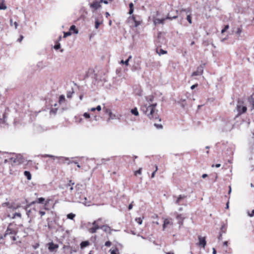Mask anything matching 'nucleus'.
<instances>
[{
    "mask_svg": "<svg viewBox=\"0 0 254 254\" xmlns=\"http://www.w3.org/2000/svg\"><path fill=\"white\" fill-rule=\"evenodd\" d=\"M157 104H145L141 107L140 110L150 120L155 121L159 120L161 121L156 109Z\"/></svg>",
    "mask_w": 254,
    "mask_h": 254,
    "instance_id": "obj_1",
    "label": "nucleus"
},
{
    "mask_svg": "<svg viewBox=\"0 0 254 254\" xmlns=\"http://www.w3.org/2000/svg\"><path fill=\"white\" fill-rule=\"evenodd\" d=\"M17 232L16 224L14 222L10 223L8 225L7 229L5 231V234L0 237L1 239H3L6 238V237L8 235H11L10 238L12 239V241H15L16 240L15 238V236L16 235Z\"/></svg>",
    "mask_w": 254,
    "mask_h": 254,
    "instance_id": "obj_2",
    "label": "nucleus"
},
{
    "mask_svg": "<svg viewBox=\"0 0 254 254\" xmlns=\"http://www.w3.org/2000/svg\"><path fill=\"white\" fill-rule=\"evenodd\" d=\"M101 220L102 218H99L92 223L93 226L90 228L88 230L90 233H95L97 232V230L100 229V227L99 226V222L101 221Z\"/></svg>",
    "mask_w": 254,
    "mask_h": 254,
    "instance_id": "obj_3",
    "label": "nucleus"
},
{
    "mask_svg": "<svg viewBox=\"0 0 254 254\" xmlns=\"http://www.w3.org/2000/svg\"><path fill=\"white\" fill-rule=\"evenodd\" d=\"M177 17H178L177 14H176L175 15L171 16L170 14V13H168L166 18H161V19L156 18L154 20V23H155V24H164V21H165V20L166 19L172 20L173 19H176Z\"/></svg>",
    "mask_w": 254,
    "mask_h": 254,
    "instance_id": "obj_4",
    "label": "nucleus"
},
{
    "mask_svg": "<svg viewBox=\"0 0 254 254\" xmlns=\"http://www.w3.org/2000/svg\"><path fill=\"white\" fill-rule=\"evenodd\" d=\"M131 18L134 23L135 27H137L142 23V20L140 16L132 15Z\"/></svg>",
    "mask_w": 254,
    "mask_h": 254,
    "instance_id": "obj_5",
    "label": "nucleus"
},
{
    "mask_svg": "<svg viewBox=\"0 0 254 254\" xmlns=\"http://www.w3.org/2000/svg\"><path fill=\"white\" fill-rule=\"evenodd\" d=\"M103 0H100V1H94L90 3V7L94 10H97L101 7V3H102Z\"/></svg>",
    "mask_w": 254,
    "mask_h": 254,
    "instance_id": "obj_6",
    "label": "nucleus"
},
{
    "mask_svg": "<svg viewBox=\"0 0 254 254\" xmlns=\"http://www.w3.org/2000/svg\"><path fill=\"white\" fill-rule=\"evenodd\" d=\"M103 111L104 113L107 114L109 115V118L108 121L113 119L115 118L116 116L113 114L112 111L110 109L106 107L103 108Z\"/></svg>",
    "mask_w": 254,
    "mask_h": 254,
    "instance_id": "obj_7",
    "label": "nucleus"
},
{
    "mask_svg": "<svg viewBox=\"0 0 254 254\" xmlns=\"http://www.w3.org/2000/svg\"><path fill=\"white\" fill-rule=\"evenodd\" d=\"M199 242L197 244L198 246L200 247L204 248L206 245V238L205 237H201L199 236L198 237Z\"/></svg>",
    "mask_w": 254,
    "mask_h": 254,
    "instance_id": "obj_8",
    "label": "nucleus"
},
{
    "mask_svg": "<svg viewBox=\"0 0 254 254\" xmlns=\"http://www.w3.org/2000/svg\"><path fill=\"white\" fill-rule=\"evenodd\" d=\"M237 109L239 115H241V114L246 113L247 110V107L242 105H238L237 106Z\"/></svg>",
    "mask_w": 254,
    "mask_h": 254,
    "instance_id": "obj_9",
    "label": "nucleus"
},
{
    "mask_svg": "<svg viewBox=\"0 0 254 254\" xmlns=\"http://www.w3.org/2000/svg\"><path fill=\"white\" fill-rule=\"evenodd\" d=\"M173 222L171 218H165L164 220L163 224V230H164L168 225H173Z\"/></svg>",
    "mask_w": 254,
    "mask_h": 254,
    "instance_id": "obj_10",
    "label": "nucleus"
},
{
    "mask_svg": "<svg viewBox=\"0 0 254 254\" xmlns=\"http://www.w3.org/2000/svg\"><path fill=\"white\" fill-rule=\"evenodd\" d=\"M48 249L50 252H53L59 248L57 244H55L53 242L49 243L48 244Z\"/></svg>",
    "mask_w": 254,
    "mask_h": 254,
    "instance_id": "obj_11",
    "label": "nucleus"
},
{
    "mask_svg": "<svg viewBox=\"0 0 254 254\" xmlns=\"http://www.w3.org/2000/svg\"><path fill=\"white\" fill-rule=\"evenodd\" d=\"M203 69L202 67H198L197 70L193 72L191 74V76L201 75L203 74Z\"/></svg>",
    "mask_w": 254,
    "mask_h": 254,
    "instance_id": "obj_12",
    "label": "nucleus"
},
{
    "mask_svg": "<svg viewBox=\"0 0 254 254\" xmlns=\"http://www.w3.org/2000/svg\"><path fill=\"white\" fill-rule=\"evenodd\" d=\"M45 201V198L42 197H38L35 200L31 202L30 205L38 203V204H43L44 205V203Z\"/></svg>",
    "mask_w": 254,
    "mask_h": 254,
    "instance_id": "obj_13",
    "label": "nucleus"
},
{
    "mask_svg": "<svg viewBox=\"0 0 254 254\" xmlns=\"http://www.w3.org/2000/svg\"><path fill=\"white\" fill-rule=\"evenodd\" d=\"M8 208L12 210H16L20 207V204H15V203H6Z\"/></svg>",
    "mask_w": 254,
    "mask_h": 254,
    "instance_id": "obj_14",
    "label": "nucleus"
},
{
    "mask_svg": "<svg viewBox=\"0 0 254 254\" xmlns=\"http://www.w3.org/2000/svg\"><path fill=\"white\" fill-rule=\"evenodd\" d=\"M176 218L178 220V223L179 224L180 226H181L183 225L184 220L185 217H183L182 214H178L176 216Z\"/></svg>",
    "mask_w": 254,
    "mask_h": 254,
    "instance_id": "obj_15",
    "label": "nucleus"
},
{
    "mask_svg": "<svg viewBox=\"0 0 254 254\" xmlns=\"http://www.w3.org/2000/svg\"><path fill=\"white\" fill-rule=\"evenodd\" d=\"M100 229H102L104 232L111 234L112 230L111 227L107 225H104L100 227Z\"/></svg>",
    "mask_w": 254,
    "mask_h": 254,
    "instance_id": "obj_16",
    "label": "nucleus"
},
{
    "mask_svg": "<svg viewBox=\"0 0 254 254\" xmlns=\"http://www.w3.org/2000/svg\"><path fill=\"white\" fill-rule=\"evenodd\" d=\"M187 197V196L185 195H180L176 200V203L178 205L182 204L181 203V201L183 199H185Z\"/></svg>",
    "mask_w": 254,
    "mask_h": 254,
    "instance_id": "obj_17",
    "label": "nucleus"
},
{
    "mask_svg": "<svg viewBox=\"0 0 254 254\" xmlns=\"http://www.w3.org/2000/svg\"><path fill=\"white\" fill-rule=\"evenodd\" d=\"M103 20L102 19V17H101V19L99 20L97 18L96 19L95 22V27L96 29H98L100 25L103 23Z\"/></svg>",
    "mask_w": 254,
    "mask_h": 254,
    "instance_id": "obj_18",
    "label": "nucleus"
},
{
    "mask_svg": "<svg viewBox=\"0 0 254 254\" xmlns=\"http://www.w3.org/2000/svg\"><path fill=\"white\" fill-rule=\"evenodd\" d=\"M7 8V6L5 4L4 0H0V10H5Z\"/></svg>",
    "mask_w": 254,
    "mask_h": 254,
    "instance_id": "obj_19",
    "label": "nucleus"
},
{
    "mask_svg": "<svg viewBox=\"0 0 254 254\" xmlns=\"http://www.w3.org/2000/svg\"><path fill=\"white\" fill-rule=\"evenodd\" d=\"M50 200H51V199H50L49 198L46 199H45V203H44V208H43V209L44 210H49V208L48 207V204H49V203L50 201Z\"/></svg>",
    "mask_w": 254,
    "mask_h": 254,
    "instance_id": "obj_20",
    "label": "nucleus"
},
{
    "mask_svg": "<svg viewBox=\"0 0 254 254\" xmlns=\"http://www.w3.org/2000/svg\"><path fill=\"white\" fill-rule=\"evenodd\" d=\"M90 243L88 241H83L80 243V248L83 249L89 245Z\"/></svg>",
    "mask_w": 254,
    "mask_h": 254,
    "instance_id": "obj_21",
    "label": "nucleus"
},
{
    "mask_svg": "<svg viewBox=\"0 0 254 254\" xmlns=\"http://www.w3.org/2000/svg\"><path fill=\"white\" fill-rule=\"evenodd\" d=\"M129 9L128 11V14L131 15L133 13L134 10V5L132 2L129 3Z\"/></svg>",
    "mask_w": 254,
    "mask_h": 254,
    "instance_id": "obj_22",
    "label": "nucleus"
},
{
    "mask_svg": "<svg viewBox=\"0 0 254 254\" xmlns=\"http://www.w3.org/2000/svg\"><path fill=\"white\" fill-rule=\"evenodd\" d=\"M227 226L226 224H223L221 225V228H220V232L222 233H225L227 231Z\"/></svg>",
    "mask_w": 254,
    "mask_h": 254,
    "instance_id": "obj_23",
    "label": "nucleus"
},
{
    "mask_svg": "<svg viewBox=\"0 0 254 254\" xmlns=\"http://www.w3.org/2000/svg\"><path fill=\"white\" fill-rule=\"evenodd\" d=\"M24 176L27 178V180H31L32 179V176L30 172L28 171H25L24 172Z\"/></svg>",
    "mask_w": 254,
    "mask_h": 254,
    "instance_id": "obj_24",
    "label": "nucleus"
},
{
    "mask_svg": "<svg viewBox=\"0 0 254 254\" xmlns=\"http://www.w3.org/2000/svg\"><path fill=\"white\" fill-rule=\"evenodd\" d=\"M131 58H132L131 56H129V57L128 58V59L126 61H124V60H122L121 61V64H125L126 65H128V62H129V60L131 59Z\"/></svg>",
    "mask_w": 254,
    "mask_h": 254,
    "instance_id": "obj_25",
    "label": "nucleus"
},
{
    "mask_svg": "<svg viewBox=\"0 0 254 254\" xmlns=\"http://www.w3.org/2000/svg\"><path fill=\"white\" fill-rule=\"evenodd\" d=\"M65 99L64 96V95H61L59 97V104H61L63 102H65Z\"/></svg>",
    "mask_w": 254,
    "mask_h": 254,
    "instance_id": "obj_26",
    "label": "nucleus"
},
{
    "mask_svg": "<svg viewBox=\"0 0 254 254\" xmlns=\"http://www.w3.org/2000/svg\"><path fill=\"white\" fill-rule=\"evenodd\" d=\"M131 113L136 116H137L139 115V113H138V112L137 111V109L136 108H134L132 109L131 110Z\"/></svg>",
    "mask_w": 254,
    "mask_h": 254,
    "instance_id": "obj_27",
    "label": "nucleus"
},
{
    "mask_svg": "<svg viewBox=\"0 0 254 254\" xmlns=\"http://www.w3.org/2000/svg\"><path fill=\"white\" fill-rule=\"evenodd\" d=\"M156 52L159 55H164V54H166L167 53V51H165V50H164L162 49H160L159 50H156Z\"/></svg>",
    "mask_w": 254,
    "mask_h": 254,
    "instance_id": "obj_28",
    "label": "nucleus"
},
{
    "mask_svg": "<svg viewBox=\"0 0 254 254\" xmlns=\"http://www.w3.org/2000/svg\"><path fill=\"white\" fill-rule=\"evenodd\" d=\"M111 254H119V251L118 248H116L113 250H110Z\"/></svg>",
    "mask_w": 254,
    "mask_h": 254,
    "instance_id": "obj_29",
    "label": "nucleus"
},
{
    "mask_svg": "<svg viewBox=\"0 0 254 254\" xmlns=\"http://www.w3.org/2000/svg\"><path fill=\"white\" fill-rule=\"evenodd\" d=\"M75 216V215L72 213H69L67 215V218L71 220H73Z\"/></svg>",
    "mask_w": 254,
    "mask_h": 254,
    "instance_id": "obj_30",
    "label": "nucleus"
},
{
    "mask_svg": "<svg viewBox=\"0 0 254 254\" xmlns=\"http://www.w3.org/2000/svg\"><path fill=\"white\" fill-rule=\"evenodd\" d=\"M70 31H73L75 33H78V31L76 29L75 26L74 25H72V26H70Z\"/></svg>",
    "mask_w": 254,
    "mask_h": 254,
    "instance_id": "obj_31",
    "label": "nucleus"
},
{
    "mask_svg": "<svg viewBox=\"0 0 254 254\" xmlns=\"http://www.w3.org/2000/svg\"><path fill=\"white\" fill-rule=\"evenodd\" d=\"M142 173V168H140L138 170L134 171V175L136 176L138 174L140 175Z\"/></svg>",
    "mask_w": 254,
    "mask_h": 254,
    "instance_id": "obj_32",
    "label": "nucleus"
},
{
    "mask_svg": "<svg viewBox=\"0 0 254 254\" xmlns=\"http://www.w3.org/2000/svg\"><path fill=\"white\" fill-rule=\"evenodd\" d=\"M187 20H188L190 24L192 23L191 16L190 13L187 15Z\"/></svg>",
    "mask_w": 254,
    "mask_h": 254,
    "instance_id": "obj_33",
    "label": "nucleus"
},
{
    "mask_svg": "<svg viewBox=\"0 0 254 254\" xmlns=\"http://www.w3.org/2000/svg\"><path fill=\"white\" fill-rule=\"evenodd\" d=\"M229 28V25H225L223 29L221 30V33L223 34L224 32H225Z\"/></svg>",
    "mask_w": 254,
    "mask_h": 254,
    "instance_id": "obj_34",
    "label": "nucleus"
},
{
    "mask_svg": "<svg viewBox=\"0 0 254 254\" xmlns=\"http://www.w3.org/2000/svg\"><path fill=\"white\" fill-rule=\"evenodd\" d=\"M135 221L139 225L142 223V219L141 217H138L135 218Z\"/></svg>",
    "mask_w": 254,
    "mask_h": 254,
    "instance_id": "obj_35",
    "label": "nucleus"
},
{
    "mask_svg": "<svg viewBox=\"0 0 254 254\" xmlns=\"http://www.w3.org/2000/svg\"><path fill=\"white\" fill-rule=\"evenodd\" d=\"M18 217L19 218L21 217V214L20 213L16 212L13 214V217H12V219L15 218L16 217Z\"/></svg>",
    "mask_w": 254,
    "mask_h": 254,
    "instance_id": "obj_36",
    "label": "nucleus"
},
{
    "mask_svg": "<svg viewBox=\"0 0 254 254\" xmlns=\"http://www.w3.org/2000/svg\"><path fill=\"white\" fill-rule=\"evenodd\" d=\"M155 171L152 173V175H151V178H153L154 177H155V173L158 170V166H157V165H155Z\"/></svg>",
    "mask_w": 254,
    "mask_h": 254,
    "instance_id": "obj_37",
    "label": "nucleus"
},
{
    "mask_svg": "<svg viewBox=\"0 0 254 254\" xmlns=\"http://www.w3.org/2000/svg\"><path fill=\"white\" fill-rule=\"evenodd\" d=\"M242 32V27L238 28L237 29L236 34L238 35H240Z\"/></svg>",
    "mask_w": 254,
    "mask_h": 254,
    "instance_id": "obj_38",
    "label": "nucleus"
},
{
    "mask_svg": "<svg viewBox=\"0 0 254 254\" xmlns=\"http://www.w3.org/2000/svg\"><path fill=\"white\" fill-rule=\"evenodd\" d=\"M250 102H251V103H252V104L253 105V108L254 109V95H253L251 96V98L250 99Z\"/></svg>",
    "mask_w": 254,
    "mask_h": 254,
    "instance_id": "obj_39",
    "label": "nucleus"
},
{
    "mask_svg": "<svg viewBox=\"0 0 254 254\" xmlns=\"http://www.w3.org/2000/svg\"><path fill=\"white\" fill-rule=\"evenodd\" d=\"M154 126L156 127V128H158V129L162 128V127H163V126H162V125H161V124H156V123L154 124Z\"/></svg>",
    "mask_w": 254,
    "mask_h": 254,
    "instance_id": "obj_40",
    "label": "nucleus"
},
{
    "mask_svg": "<svg viewBox=\"0 0 254 254\" xmlns=\"http://www.w3.org/2000/svg\"><path fill=\"white\" fill-rule=\"evenodd\" d=\"M74 185V183L72 181V180H69L68 183L67 185V186L71 187Z\"/></svg>",
    "mask_w": 254,
    "mask_h": 254,
    "instance_id": "obj_41",
    "label": "nucleus"
},
{
    "mask_svg": "<svg viewBox=\"0 0 254 254\" xmlns=\"http://www.w3.org/2000/svg\"><path fill=\"white\" fill-rule=\"evenodd\" d=\"M83 116L86 119H89L90 117V114L89 113H84V114H83Z\"/></svg>",
    "mask_w": 254,
    "mask_h": 254,
    "instance_id": "obj_42",
    "label": "nucleus"
},
{
    "mask_svg": "<svg viewBox=\"0 0 254 254\" xmlns=\"http://www.w3.org/2000/svg\"><path fill=\"white\" fill-rule=\"evenodd\" d=\"M39 246H40L39 244L38 243H36L34 245H33V248L34 249H36L38 248H39Z\"/></svg>",
    "mask_w": 254,
    "mask_h": 254,
    "instance_id": "obj_43",
    "label": "nucleus"
},
{
    "mask_svg": "<svg viewBox=\"0 0 254 254\" xmlns=\"http://www.w3.org/2000/svg\"><path fill=\"white\" fill-rule=\"evenodd\" d=\"M111 242L110 241H107L105 244V246H106V247H110L111 246Z\"/></svg>",
    "mask_w": 254,
    "mask_h": 254,
    "instance_id": "obj_44",
    "label": "nucleus"
},
{
    "mask_svg": "<svg viewBox=\"0 0 254 254\" xmlns=\"http://www.w3.org/2000/svg\"><path fill=\"white\" fill-rule=\"evenodd\" d=\"M39 214L41 215V217H42L43 216H44L46 213L44 211L40 210L39 211Z\"/></svg>",
    "mask_w": 254,
    "mask_h": 254,
    "instance_id": "obj_45",
    "label": "nucleus"
},
{
    "mask_svg": "<svg viewBox=\"0 0 254 254\" xmlns=\"http://www.w3.org/2000/svg\"><path fill=\"white\" fill-rule=\"evenodd\" d=\"M185 11L187 13H190V9H183L181 10V12Z\"/></svg>",
    "mask_w": 254,
    "mask_h": 254,
    "instance_id": "obj_46",
    "label": "nucleus"
},
{
    "mask_svg": "<svg viewBox=\"0 0 254 254\" xmlns=\"http://www.w3.org/2000/svg\"><path fill=\"white\" fill-rule=\"evenodd\" d=\"M222 234H223V233H222L221 232H220L219 235L218 237V239L220 241L222 240Z\"/></svg>",
    "mask_w": 254,
    "mask_h": 254,
    "instance_id": "obj_47",
    "label": "nucleus"
},
{
    "mask_svg": "<svg viewBox=\"0 0 254 254\" xmlns=\"http://www.w3.org/2000/svg\"><path fill=\"white\" fill-rule=\"evenodd\" d=\"M23 38L24 37L22 35H20L19 38L17 39V41L19 42H21L22 41Z\"/></svg>",
    "mask_w": 254,
    "mask_h": 254,
    "instance_id": "obj_48",
    "label": "nucleus"
},
{
    "mask_svg": "<svg viewBox=\"0 0 254 254\" xmlns=\"http://www.w3.org/2000/svg\"><path fill=\"white\" fill-rule=\"evenodd\" d=\"M60 44H58L57 45H56L55 46H54V48L56 49V50H58L59 49H60Z\"/></svg>",
    "mask_w": 254,
    "mask_h": 254,
    "instance_id": "obj_49",
    "label": "nucleus"
},
{
    "mask_svg": "<svg viewBox=\"0 0 254 254\" xmlns=\"http://www.w3.org/2000/svg\"><path fill=\"white\" fill-rule=\"evenodd\" d=\"M96 110H97L98 112H100L101 110V107L100 105H98L96 107Z\"/></svg>",
    "mask_w": 254,
    "mask_h": 254,
    "instance_id": "obj_50",
    "label": "nucleus"
},
{
    "mask_svg": "<svg viewBox=\"0 0 254 254\" xmlns=\"http://www.w3.org/2000/svg\"><path fill=\"white\" fill-rule=\"evenodd\" d=\"M70 34H71V33H70V32H65V33H64V37H67V36H68L70 35Z\"/></svg>",
    "mask_w": 254,
    "mask_h": 254,
    "instance_id": "obj_51",
    "label": "nucleus"
},
{
    "mask_svg": "<svg viewBox=\"0 0 254 254\" xmlns=\"http://www.w3.org/2000/svg\"><path fill=\"white\" fill-rule=\"evenodd\" d=\"M198 86V84L197 83H196L193 85H192L191 87H190V88L191 89H194L195 87H197Z\"/></svg>",
    "mask_w": 254,
    "mask_h": 254,
    "instance_id": "obj_52",
    "label": "nucleus"
},
{
    "mask_svg": "<svg viewBox=\"0 0 254 254\" xmlns=\"http://www.w3.org/2000/svg\"><path fill=\"white\" fill-rule=\"evenodd\" d=\"M89 111L91 112H94L96 111V108H91V109H89Z\"/></svg>",
    "mask_w": 254,
    "mask_h": 254,
    "instance_id": "obj_53",
    "label": "nucleus"
},
{
    "mask_svg": "<svg viewBox=\"0 0 254 254\" xmlns=\"http://www.w3.org/2000/svg\"><path fill=\"white\" fill-rule=\"evenodd\" d=\"M249 215L251 217L254 215V209L252 210V213L251 214H249Z\"/></svg>",
    "mask_w": 254,
    "mask_h": 254,
    "instance_id": "obj_54",
    "label": "nucleus"
},
{
    "mask_svg": "<svg viewBox=\"0 0 254 254\" xmlns=\"http://www.w3.org/2000/svg\"><path fill=\"white\" fill-rule=\"evenodd\" d=\"M208 176V175L206 174H204L202 175V178L203 179H205Z\"/></svg>",
    "mask_w": 254,
    "mask_h": 254,
    "instance_id": "obj_55",
    "label": "nucleus"
},
{
    "mask_svg": "<svg viewBox=\"0 0 254 254\" xmlns=\"http://www.w3.org/2000/svg\"><path fill=\"white\" fill-rule=\"evenodd\" d=\"M132 208V204L131 203L128 205V210L131 209Z\"/></svg>",
    "mask_w": 254,
    "mask_h": 254,
    "instance_id": "obj_56",
    "label": "nucleus"
},
{
    "mask_svg": "<svg viewBox=\"0 0 254 254\" xmlns=\"http://www.w3.org/2000/svg\"><path fill=\"white\" fill-rule=\"evenodd\" d=\"M31 210H27V215L29 216L30 215V213H31Z\"/></svg>",
    "mask_w": 254,
    "mask_h": 254,
    "instance_id": "obj_57",
    "label": "nucleus"
},
{
    "mask_svg": "<svg viewBox=\"0 0 254 254\" xmlns=\"http://www.w3.org/2000/svg\"><path fill=\"white\" fill-rule=\"evenodd\" d=\"M223 245L225 246H228V242L227 241H225L223 243Z\"/></svg>",
    "mask_w": 254,
    "mask_h": 254,
    "instance_id": "obj_58",
    "label": "nucleus"
},
{
    "mask_svg": "<svg viewBox=\"0 0 254 254\" xmlns=\"http://www.w3.org/2000/svg\"><path fill=\"white\" fill-rule=\"evenodd\" d=\"M105 15H106V17H108V16H110V14L108 12H106L105 13Z\"/></svg>",
    "mask_w": 254,
    "mask_h": 254,
    "instance_id": "obj_59",
    "label": "nucleus"
},
{
    "mask_svg": "<svg viewBox=\"0 0 254 254\" xmlns=\"http://www.w3.org/2000/svg\"><path fill=\"white\" fill-rule=\"evenodd\" d=\"M74 163L77 165L78 168H80V165L77 162H74Z\"/></svg>",
    "mask_w": 254,
    "mask_h": 254,
    "instance_id": "obj_60",
    "label": "nucleus"
},
{
    "mask_svg": "<svg viewBox=\"0 0 254 254\" xmlns=\"http://www.w3.org/2000/svg\"><path fill=\"white\" fill-rule=\"evenodd\" d=\"M220 166H221V165H220V164H216V165H215V166L216 168H219V167H220Z\"/></svg>",
    "mask_w": 254,
    "mask_h": 254,
    "instance_id": "obj_61",
    "label": "nucleus"
},
{
    "mask_svg": "<svg viewBox=\"0 0 254 254\" xmlns=\"http://www.w3.org/2000/svg\"><path fill=\"white\" fill-rule=\"evenodd\" d=\"M45 156L46 157H51V158L54 157V156H52V155H46Z\"/></svg>",
    "mask_w": 254,
    "mask_h": 254,
    "instance_id": "obj_62",
    "label": "nucleus"
},
{
    "mask_svg": "<svg viewBox=\"0 0 254 254\" xmlns=\"http://www.w3.org/2000/svg\"><path fill=\"white\" fill-rule=\"evenodd\" d=\"M166 254H175L173 252H170L166 253Z\"/></svg>",
    "mask_w": 254,
    "mask_h": 254,
    "instance_id": "obj_63",
    "label": "nucleus"
},
{
    "mask_svg": "<svg viewBox=\"0 0 254 254\" xmlns=\"http://www.w3.org/2000/svg\"><path fill=\"white\" fill-rule=\"evenodd\" d=\"M102 2H104L105 4H107L108 3V1L106 0H103Z\"/></svg>",
    "mask_w": 254,
    "mask_h": 254,
    "instance_id": "obj_64",
    "label": "nucleus"
}]
</instances>
